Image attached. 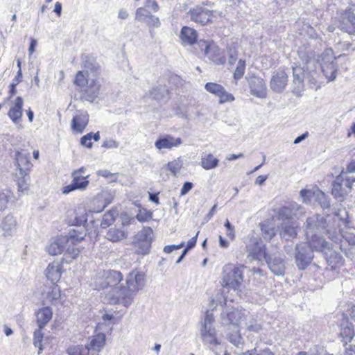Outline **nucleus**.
<instances>
[{
    "instance_id": "nucleus-1",
    "label": "nucleus",
    "mask_w": 355,
    "mask_h": 355,
    "mask_svg": "<svg viewBox=\"0 0 355 355\" xmlns=\"http://www.w3.org/2000/svg\"><path fill=\"white\" fill-rule=\"evenodd\" d=\"M87 229L85 226L78 225L69 230L65 236H58L47 247V252L51 256L62 254L64 250L63 243H66L65 256L68 259H76L83 248L80 244L85 239Z\"/></svg>"
},
{
    "instance_id": "nucleus-2",
    "label": "nucleus",
    "mask_w": 355,
    "mask_h": 355,
    "mask_svg": "<svg viewBox=\"0 0 355 355\" xmlns=\"http://www.w3.org/2000/svg\"><path fill=\"white\" fill-rule=\"evenodd\" d=\"M146 282V273L139 268H134L126 276L125 286H120L116 294L110 297V304H121L128 307L131 304L134 295L143 288Z\"/></svg>"
},
{
    "instance_id": "nucleus-3",
    "label": "nucleus",
    "mask_w": 355,
    "mask_h": 355,
    "mask_svg": "<svg viewBox=\"0 0 355 355\" xmlns=\"http://www.w3.org/2000/svg\"><path fill=\"white\" fill-rule=\"evenodd\" d=\"M83 67V70L76 72L73 79V84L81 89L85 98L93 99L98 94L101 89V84L96 78L92 79L89 83V73H92L94 76H98L100 73V67L98 64L87 58L84 62Z\"/></svg>"
},
{
    "instance_id": "nucleus-4",
    "label": "nucleus",
    "mask_w": 355,
    "mask_h": 355,
    "mask_svg": "<svg viewBox=\"0 0 355 355\" xmlns=\"http://www.w3.org/2000/svg\"><path fill=\"white\" fill-rule=\"evenodd\" d=\"M245 268L243 264H225L222 269L220 285L234 291L239 290L243 282Z\"/></svg>"
},
{
    "instance_id": "nucleus-5",
    "label": "nucleus",
    "mask_w": 355,
    "mask_h": 355,
    "mask_svg": "<svg viewBox=\"0 0 355 355\" xmlns=\"http://www.w3.org/2000/svg\"><path fill=\"white\" fill-rule=\"evenodd\" d=\"M123 279V274L118 270H103L101 275L98 277L96 282V290H104L110 288V291L104 296L103 301L105 303L110 304L107 300L110 297L116 294V289L120 286L119 284Z\"/></svg>"
},
{
    "instance_id": "nucleus-6",
    "label": "nucleus",
    "mask_w": 355,
    "mask_h": 355,
    "mask_svg": "<svg viewBox=\"0 0 355 355\" xmlns=\"http://www.w3.org/2000/svg\"><path fill=\"white\" fill-rule=\"evenodd\" d=\"M188 13L192 21L202 26L214 23L219 15L217 11L207 9L200 5L191 8Z\"/></svg>"
},
{
    "instance_id": "nucleus-7",
    "label": "nucleus",
    "mask_w": 355,
    "mask_h": 355,
    "mask_svg": "<svg viewBox=\"0 0 355 355\" xmlns=\"http://www.w3.org/2000/svg\"><path fill=\"white\" fill-rule=\"evenodd\" d=\"M153 231L150 227H144L135 236L132 245L135 254L146 255L150 252L153 241Z\"/></svg>"
},
{
    "instance_id": "nucleus-8",
    "label": "nucleus",
    "mask_w": 355,
    "mask_h": 355,
    "mask_svg": "<svg viewBox=\"0 0 355 355\" xmlns=\"http://www.w3.org/2000/svg\"><path fill=\"white\" fill-rule=\"evenodd\" d=\"M85 167H80L71 173L72 182L62 187L63 194H68L76 190H85L89 185V175H85Z\"/></svg>"
},
{
    "instance_id": "nucleus-9",
    "label": "nucleus",
    "mask_w": 355,
    "mask_h": 355,
    "mask_svg": "<svg viewBox=\"0 0 355 355\" xmlns=\"http://www.w3.org/2000/svg\"><path fill=\"white\" fill-rule=\"evenodd\" d=\"M355 180L337 177L332 184L331 194L335 198H344L352 189Z\"/></svg>"
},
{
    "instance_id": "nucleus-10",
    "label": "nucleus",
    "mask_w": 355,
    "mask_h": 355,
    "mask_svg": "<svg viewBox=\"0 0 355 355\" xmlns=\"http://www.w3.org/2000/svg\"><path fill=\"white\" fill-rule=\"evenodd\" d=\"M340 24L343 31L350 35L355 34V4L342 12Z\"/></svg>"
},
{
    "instance_id": "nucleus-11",
    "label": "nucleus",
    "mask_w": 355,
    "mask_h": 355,
    "mask_svg": "<svg viewBox=\"0 0 355 355\" xmlns=\"http://www.w3.org/2000/svg\"><path fill=\"white\" fill-rule=\"evenodd\" d=\"M205 87L207 92L218 97L220 103L232 102L234 100V96L228 93L221 85L207 83Z\"/></svg>"
},
{
    "instance_id": "nucleus-12",
    "label": "nucleus",
    "mask_w": 355,
    "mask_h": 355,
    "mask_svg": "<svg viewBox=\"0 0 355 355\" xmlns=\"http://www.w3.org/2000/svg\"><path fill=\"white\" fill-rule=\"evenodd\" d=\"M287 83V73L284 69H279L274 72L270 82V87L274 92H281L286 87Z\"/></svg>"
},
{
    "instance_id": "nucleus-13",
    "label": "nucleus",
    "mask_w": 355,
    "mask_h": 355,
    "mask_svg": "<svg viewBox=\"0 0 355 355\" xmlns=\"http://www.w3.org/2000/svg\"><path fill=\"white\" fill-rule=\"evenodd\" d=\"M89 123V114L87 112L79 111L73 116L71 127L73 132L81 134L85 130Z\"/></svg>"
},
{
    "instance_id": "nucleus-14",
    "label": "nucleus",
    "mask_w": 355,
    "mask_h": 355,
    "mask_svg": "<svg viewBox=\"0 0 355 355\" xmlns=\"http://www.w3.org/2000/svg\"><path fill=\"white\" fill-rule=\"evenodd\" d=\"M24 100L21 96L15 98L8 112V116L15 123H19L23 116Z\"/></svg>"
},
{
    "instance_id": "nucleus-15",
    "label": "nucleus",
    "mask_w": 355,
    "mask_h": 355,
    "mask_svg": "<svg viewBox=\"0 0 355 355\" xmlns=\"http://www.w3.org/2000/svg\"><path fill=\"white\" fill-rule=\"evenodd\" d=\"M28 153H25L23 150L16 153L19 173L23 174V175H28L33 168V164L28 159Z\"/></svg>"
},
{
    "instance_id": "nucleus-16",
    "label": "nucleus",
    "mask_w": 355,
    "mask_h": 355,
    "mask_svg": "<svg viewBox=\"0 0 355 355\" xmlns=\"http://www.w3.org/2000/svg\"><path fill=\"white\" fill-rule=\"evenodd\" d=\"M135 19L139 21L146 23L149 26L157 27L160 25L159 18L152 15L150 12L144 7L137 8Z\"/></svg>"
},
{
    "instance_id": "nucleus-17",
    "label": "nucleus",
    "mask_w": 355,
    "mask_h": 355,
    "mask_svg": "<svg viewBox=\"0 0 355 355\" xmlns=\"http://www.w3.org/2000/svg\"><path fill=\"white\" fill-rule=\"evenodd\" d=\"M182 144V139L180 137L175 138L171 135H166L159 137L155 143V147L158 150L171 149L178 147Z\"/></svg>"
},
{
    "instance_id": "nucleus-18",
    "label": "nucleus",
    "mask_w": 355,
    "mask_h": 355,
    "mask_svg": "<svg viewBox=\"0 0 355 355\" xmlns=\"http://www.w3.org/2000/svg\"><path fill=\"white\" fill-rule=\"evenodd\" d=\"M198 34L193 28L184 26L180 31V37L184 44L193 45L197 42Z\"/></svg>"
},
{
    "instance_id": "nucleus-19",
    "label": "nucleus",
    "mask_w": 355,
    "mask_h": 355,
    "mask_svg": "<svg viewBox=\"0 0 355 355\" xmlns=\"http://www.w3.org/2000/svg\"><path fill=\"white\" fill-rule=\"evenodd\" d=\"M36 320L40 329H43L51 320L53 316L52 309L49 306L39 309L35 313Z\"/></svg>"
},
{
    "instance_id": "nucleus-20",
    "label": "nucleus",
    "mask_w": 355,
    "mask_h": 355,
    "mask_svg": "<svg viewBox=\"0 0 355 355\" xmlns=\"http://www.w3.org/2000/svg\"><path fill=\"white\" fill-rule=\"evenodd\" d=\"M62 275V266L58 263H49L46 269V276L52 284L59 282Z\"/></svg>"
},
{
    "instance_id": "nucleus-21",
    "label": "nucleus",
    "mask_w": 355,
    "mask_h": 355,
    "mask_svg": "<svg viewBox=\"0 0 355 355\" xmlns=\"http://www.w3.org/2000/svg\"><path fill=\"white\" fill-rule=\"evenodd\" d=\"M309 245L312 250L319 251L324 254H327V251L330 250V245L329 243L318 235L312 236L311 240L309 241Z\"/></svg>"
},
{
    "instance_id": "nucleus-22",
    "label": "nucleus",
    "mask_w": 355,
    "mask_h": 355,
    "mask_svg": "<svg viewBox=\"0 0 355 355\" xmlns=\"http://www.w3.org/2000/svg\"><path fill=\"white\" fill-rule=\"evenodd\" d=\"M272 220L273 218L267 219L260 223L262 236L266 241H271L276 235L275 224Z\"/></svg>"
},
{
    "instance_id": "nucleus-23",
    "label": "nucleus",
    "mask_w": 355,
    "mask_h": 355,
    "mask_svg": "<svg viewBox=\"0 0 355 355\" xmlns=\"http://www.w3.org/2000/svg\"><path fill=\"white\" fill-rule=\"evenodd\" d=\"M340 327V336L342 338L343 345L346 346L348 343L352 341L355 335L354 327L351 323H348V317H346V323H342Z\"/></svg>"
},
{
    "instance_id": "nucleus-24",
    "label": "nucleus",
    "mask_w": 355,
    "mask_h": 355,
    "mask_svg": "<svg viewBox=\"0 0 355 355\" xmlns=\"http://www.w3.org/2000/svg\"><path fill=\"white\" fill-rule=\"evenodd\" d=\"M201 336L203 342L214 345H218L220 344V342L216 336V329L213 327H202L201 329Z\"/></svg>"
},
{
    "instance_id": "nucleus-25",
    "label": "nucleus",
    "mask_w": 355,
    "mask_h": 355,
    "mask_svg": "<svg viewBox=\"0 0 355 355\" xmlns=\"http://www.w3.org/2000/svg\"><path fill=\"white\" fill-rule=\"evenodd\" d=\"M43 295H45L44 298L49 303L53 304L60 298V289L59 286L55 284H51L50 286L46 285Z\"/></svg>"
},
{
    "instance_id": "nucleus-26",
    "label": "nucleus",
    "mask_w": 355,
    "mask_h": 355,
    "mask_svg": "<svg viewBox=\"0 0 355 355\" xmlns=\"http://www.w3.org/2000/svg\"><path fill=\"white\" fill-rule=\"evenodd\" d=\"M250 254L255 259H266L268 253L265 245H261L259 241H254L252 245L248 246Z\"/></svg>"
},
{
    "instance_id": "nucleus-27",
    "label": "nucleus",
    "mask_w": 355,
    "mask_h": 355,
    "mask_svg": "<svg viewBox=\"0 0 355 355\" xmlns=\"http://www.w3.org/2000/svg\"><path fill=\"white\" fill-rule=\"evenodd\" d=\"M250 254L255 259H266L268 253L265 245H261L259 241H254L252 245L248 246Z\"/></svg>"
},
{
    "instance_id": "nucleus-28",
    "label": "nucleus",
    "mask_w": 355,
    "mask_h": 355,
    "mask_svg": "<svg viewBox=\"0 0 355 355\" xmlns=\"http://www.w3.org/2000/svg\"><path fill=\"white\" fill-rule=\"evenodd\" d=\"M128 236L127 232L121 229L116 227L110 228L105 235V238L113 243H116L125 239Z\"/></svg>"
},
{
    "instance_id": "nucleus-29",
    "label": "nucleus",
    "mask_w": 355,
    "mask_h": 355,
    "mask_svg": "<svg viewBox=\"0 0 355 355\" xmlns=\"http://www.w3.org/2000/svg\"><path fill=\"white\" fill-rule=\"evenodd\" d=\"M336 60V58L335 56L333 49L331 47H327L325 48L324 51L318 55L317 62L320 64V66H322L335 62Z\"/></svg>"
},
{
    "instance_id": "nucleus-30",
    "label": "nucleus",
    "mask_w": 355,
    "mask_h": 355,
    "mask_svg": "<svg viewBox=\"0 0 355 355\" xmlns=\"http://www.w3.org/2000/svg\"><path fill=\"white\" fill-rule=\"evenodd\" d=\"M218 159L215 157L211 153L202 155L200 160V165L205 170L215 168L218 165Z\"/></svg>"
},
{
    "instance_id": "nucleus-31",
    "label": "nucleus",
    "mask_w": 355,
    "mask_h": 355,
    "mask_svg": "<svg viewBox=\"0 0 355 355\" xmlns=\"http://www.w3.org/2000/svg\"><path fill=\"white\" fill-rule=\"evenodd\" d=\"M323 74L325 76L328 81L334 80L337 74L336 62L330 63L320 66Z\"/></svg>"
},
{
    "instance_id": "nucleus-32",
    "label": "nucleus",
    "mask_w": 355,
    "mask_h": 355,
    "mask_svg": "<svg viewBox=\"0 0 355 355\" xmlns=\"http://www.w3.org/2000/svg\"><path fill=\"white\" fill-rule=\"evenodd\" d=\"M105 344V336L103 334H97L94 335L90 343L89 347L93 350L99 352Z\"/></svg>"
},
{
    "instance_id": "nucleus-33",
    "label": "nucleus",
    "mask_w": 355,
    "mask_h": 355,
    "mask_svg": "<svg viewBox=\"0 0 355 355\" xmlns=\"http://www.w3.org/2000/svg\"><path fill=\"white\" fill-rule=\"evenodd\" d=\"M99 139V132L94 134L89 132L81 137L80 144L86 148H91L93 145V141H98Z\"/></svg>"
},
{
    "instance_id": "nucleus-34",
    "label": "nucleus",
    "mask_w": 355,
    "mask_h": 355,
    "mask_svg": "<svg viewBox=\"0 0 355 355\" xmlns=\"http://www.w3.org/2000/svg\"><path fill=\"white\" fill-rule=\"evenodd\" d=\"M295 259L297 266L300 270L305 269L311 261V257H308L300 251L297 252Z\"/></svg>"
},
{
    "instance_id": "nucleus-35",
    "label": "nucleus",
    "mask_w": 355,
    "mask_h": 355,
    "mask_svg": "<svg viewBox=\"0 0 355 355\" xmlns=\"http://www.w3.org/2000/svg\"><path fill=\"white\" fill-rule=\"evenodd\" d=\"M153 218V211L144 207H139L136 215V219L141 222L145 223L150 220Z\"/></svg>"
},
{
    "instance_id": "nucleus-36",
    "label": "nucleus",
    "mask_w": 355,
    "mask_h": 355,
    "mask_svg": "<svg viewBox=\"0 0 355 355\" xmlns=\"http://www.w3.org/2000/svg\"><path fill=\"white\" fill-rule=\"evenodd\" d=\"M227 318L230 324H233L239 327L243 318V314L238 310H233L227 314Z\"/></svg>"
},
{
    "instance_id": "nucleus-37",
    "label": "nucleus",
    "mask_w": 355,
    "mask_h": 355,
    "mask_svg": "<svg viewBox=\"0 0 355 355\" xmlns=\"http://www.w3.org/2000/svg\"><path fill=\"white\" fill-rule=\"evenodd\" d=\"M246 63L245 60L240 59L237 63V66L234 71L233 77L235 80H240L244 75L245 71Z\"/></svg>"
},
{
    "instance_id": "nucleus-38",
    "label": "nucleus",
    "mask_w": 355,
    "mask_h": 355,
    "mask_svg": "<svg viewBox=\"0 0 355 355\" xmlns=\"http://www.w3.org/2000/svg\"><path fill=\"white\" fill-rule=\"evenodd\" d=\"M198 46L205 55H207L213 48L217 47L214 41L204 40H200L198 42Z\"/></svg>"
},
{
    "instance_id": "nucleus-39",
    "label": "nucleus",
    "mask_w": 355,
    "mask_h": 355,
    "mask_svg": "<svg viewBox=\"0 0 355 355\" xmlns=\"http://www.w3.org/2000/svg\"><path fill=\"white\" fill-rule=\"evenodd\" d=\"M28 180H29L28 175H23L20 173L17 175L16 181L19 191L23 192L28 189Z\"/></svg>"
},
{
    "instance_id": "nucleus-40",
    "label": "nucleus",
    "mask_w": 355,
    "mask_h": 355,
    "mask_svg": "<svg viewBox=\"0 0 355 355\" xmlns=\"http://www.w3.org/2000/svg\"><path fill=\"white\" fill-rule=\"evenodd\" d=\"M114 221L115 216L114 212L109 211L104 214L101 225L102 226V227L106 228L111 225L112 224H113Z\"/></svg>"
},
{
    "instance_id": "nucleus-41",
    "label": "nucleus",
    "mask_w": 355,
    "mask_h": 355,
    "mask_svg": "<svg viewBox=\"0 0 355 355\" xmlns=\"http://www.w3.org/2000/svg\"><path fill=\"white\" fill-rule=\"evenodd\" d=\"M167 169L173 174L176 176L182 168V165L176 160L169 162L166 165Z\"/></svg>"
},
{
    "instance_id": "nucleus-42",
    "label": "nucleus",
    "mask_w": 355,
    "mask_h": 355,
    "mask_svg": "<svg viewBox=\"0 0 355 355\" xmlns=\"http://www.w3.org/2000/svg\"><path fill=\"white\" fill-rule=\"evenodd\" d=\"M42 329H38L34 332L33 342L35 347H38L40 350L42 349V340L43 334L42 332Z\"/></svg>"
},
{
    "instance_id": "nucleus-43",
    "label": "nucleus",
    "mask_w": 355,
    "mask_h": 355,
    "mask_svg": "<svg viewBox=\"0 0 355 355\" xmlns=\"http://www.w3.org/2000/svg\"><path fill=\"white\" fill-rule=\"evenodd\" d=\"M198 234H199V232H198L194 236H193L191 239H189V241L187 243V248L184 250L182 255L178 259V261H177L178 263L181 261V259L186 254L187 252L189 250H190V249L193 248V247H195V245L196 244V242H197V238H198Z\"/></svg>"
},
{
    "instance_id": "nucleus-44",
    "label": "nucleus",
    "mask_w": 355,
    "mask_h": 355,
    "mask_svg": "<svg viewBox=\"0 0 355 355\" xmlns=\"http://www.w3.org/2000/svg\"><path fill=\"white\" fill-rule=\"evenodd\" d=\"M354 230L348 228L343 234V237L351 245H355V233Z\"/></svg>"
},
{
    "instance_id": "nucleus-45",
    "label": "nucleus",
    "mask_w": 355,
    "mask_h": 355,
    "mask_svg": "<svg viewBox=\"0 0 355 355\" xmlns=\"http://www.w3.org/2000/svg\"><path fill=\"white\" fill-rule=\"evenodd\" d=\"M225 227L227 230V236L231 240L234 241L235 239V228L230 223L229 220L227 219L225 222Z\"/></svg>"
},
{
    "instance_id": "nucleus-46",
    "label": "nucleus",
    "mask_w": 355,
    "mask_h": 355,
    "mask_svg": "<svg viewBox=\"0 0 355 355\" xmlns=\"http://www.w3.org/2000/svg\"><path fill=\"white\" fill-rule=\"evenodd\" d=\"M99 176L110 180L112 182H115L118 178V173H112L107 170L100 171L98 173Z\"/></svg>"
},
{
    "instance_id": "nucleus-47",
    "label": "nucleus",
    "mask_w": 355,
    "mask_h": 355,
    "mask_svg": "<svg viewBox=\"0 0 355 355\" xmlns=\"http://www.w3.org/2000/svg\"><path fill=\"white\" fill-rule=\"evenodd\" d=\"M228 339L232 343H233L236 346H238L240 343H241L242 337L241 336L239 330L237 329L236 332L234 334L229 335Z\"/></svg>"
},
{
    "instance_id": "nucleus-48",
    "label": "nucleus",
    "mask_w": 355,
    "mask_h": 355,
    "mask_svg": "<svg viewBox=\"0 0 355 355\" xmlns=\"http://www.w3.org/2000/svg\"><path fill=\"white\" fill-rule=\"evenodd\" d=\"M193 187V183L190 182H186L181 190H180V196H184L186 195L187 193H189L191 189Z\"/></svg>"
},
{
    "instance_id": "nucleus-49",
    "label": "nucleus",
    "mask_w": 355,
    "mask_h": 355,
    "mask_svg": "<svg viewBox=\"0 0 355 355\" xmlns=\"http://www.w3.org/2000/svg\"><path fill=\"white\" fill-rule=\"evenodd\" d=\"M214 321V318L213 314L209 313V311H207L202 327H209V326L212 327V324H213Z\"/></svg>"
},
{
    "instance_id": "nucleus-50",
    "label": "nucleus",
    "mask_w": 355,
    "mask_h": 355,
    "mask_svg": "<svg viewBox=\"0 0 355 355\" xmlns=\"http://www.w3.org/2000/svg\"><path fill=\"white\" fill-rule=\"evenodd\" d=\"M146 6L151 8L154 12H157L159 7L155 0H146Z\"/></svg>"
},
{
    "instance_id": "nucleus-51",
    "label": "nucleus",
    "mask_w": 355,
    "mask_h": 355,
    "mask_svg": "<svg viewBox=\"0 0 355 355\" xmlns=\"http://www.w3.org/2000/svg\"><path fill=\"white\" fill-rule=\"evenodd\" d=\"M184 245V242H182L178 245H167L164 248V250L166 253H170L175 249H179V248H182Z\"/></svg>"
},
{
    "instance_id": "nucleus-52",
    "label": "nucleus",
    "mask_w": 355,
    "mask_h": 355,
    "mask_svg": "<svg viewBox=\"0 0 355 355\" xmlns=\"http://www.w3.org/2000/svg\"><path fill=\"white\" fill-rule=\"evenodd\" d=\"M21 81H22V71H21V69H19L15 78L12 80V83L18 85Z\"/></svg>"
},
{
    "instance_id": "nucleus-53",
    "label": "nucleus",
    "mask_w": 355,
    "mask_h": 355,
    "mask_svg": "<svg viewBox=\"0 0 355 355\" xmlns=\"http://www.w3.org/2000/svg\"><path fill=\"white\" fill-rule=\"evenodd\" d=\"M37 44V40L35 39L31 38L30 46L28 48V51H29L30 55H32L35 52Z\"/></svg>"
},
{
    "instance_id": "nucleus-54",
    "label": "nucleus",
    "mask_w": 355,
    "mask_h": 355,
    "mask_svg": "<svg viewBox=\"0 0 355 355\" xmlns=\"http://www.w3.org/2000/svg\"><path fill=\"white\" fill-rule=\"evenodd\" d=\"M218 239H219L220 247H221L223 248H227L229 247V245H230L229 242L227 241L222 236L220 235L218 237Z\"/></svg>"
},
{
    "instance_id": "nucleus-55",
    "label": "nucleus",
    "mask_w": 355,
    "mask_h": 355,
    "mask_svg": "<svg viewBox=\"0 0 355 355\" xmlns=\"http://www.w3.org/2000/svg\"><path fill=\"white\" fill-rule=\"evenodd\" d=\"M238 53L236 51H234L232 53L230 54L229 56V64L232 65L235 63V61L236 60Z\"/></svg>"
},
{
    "instance_id": "nucleus-56",
    "label": "nucleus",
    "mask_w": 355,
    "mask_h": 355,
    "mask_svg": "<svg viewBox=\"0 0 355 355\" xmlns=\"http://www.w3.org/2000/svg\"><path fill=\"white\" fill-rule=\"evenodd\" d=\"M216 209H217V204H215L211 208V209L209 210V211L208 212L207 215V218L208 220L211 219L214 215L215 214L216 211Z\"/></svg>"
},
{
    "instance_id": "nucleus-57",
    "label": "nucleus",
    "mask_w": 355,
    "mask_h": 355,
    "mask_svg": "<svg viewBox=\"0 0 355 355\" xmlns=\"http://www.w3.org/2000/svg\"><path fill=\"white\" fill-rule=\"evenodd\" d=\"M267 179L266 175H259L255 180V183L259 185H261Z\"/></svg>"
},
{
    "instance_id": "nucleus-58",
    "label": "nucleus",
    "mask_w": 355,
    "mask_h": 355,
    "mask_svg": "<svg viewBox=\"0 0 355 355\" xmlns=\"http://www.w3.org/2000/svg\"><path fill=\"white\" fill-rule=\"evenodd\" d=\"M17 85L12 83L10 84V90H9V95H10V97H12L14 95H15L16 92H17V89H16V86Z\"/></svg>"
},
{
    "instance_id": "nucleus-59",
    "label": "nucleus",
    "mask_w": 355,
    "mask_h": 355,
    "mask_svg": "<svg viewBox=\"0 0 355 355\" xmlns=\"http://www.w3.org/2000/svg\"><path fill=\"white\" fill-rule=\"evenodd\" d=\"M347 171L348 173H355V161H352L347 166Z\"/></svg>"
},
{
    "instance_id": "nucleus-60",
    "label": "nucleus",
    "mask_w": 355,
    "mask_h": 355,
    "mask_svg": "<svg viewBox=\"0 0 355 355\" xmlns=\"http://www.w3.org/2000/svg\"><path fill=\"white\" fill-rule=\"evenodd\" d=\"M62 11V4L60 2H56L55 4L54 12L58 16H60Z\"/></svg>"
},
{
    "instance_id": "nucleus-61",
    "label": "nucleus",
    "mask_w": 355,
    "mask_h": 355,
    "mask_svg": "<svg viewBox=\"0 0 355 355\" xmlns=\"http://www.w3.org/2000/svg\"><path fill=\"white\" fill-rule=\"evenodd\" d=\"M345 355H355V345H350L345 350Z\"/></svg>"
},
{
    "instance_id": "nucleus-62",
    "label": "nucleus",
    "mask_w": 355,
    "mask_h": 355,
    "mask_svg": "<svg viewBox=\"0 0 355 355\" xmlns=\"http://www.w3.org/2000/svg\"><path fill=\"white\" fill-rule=\"evenodd\" d=\"M348 313L349 318L355 321V306H352L349 310Z\"/></svg>"
},
{
    "instance_id": "nucleus-63",
    "label": "nucleus",
    "mask_w": 355,
    "mask_h": 355,
    "mask_svg": "<svg viewBox=\"0 0 355 355\" xmlns=\"http://www.w3.org/2000/svg\"><path fill=\"white\" fill-rule=\"evenodd\" d=\"M355 135V122L352 123L351 128L348 130L347 137H350L352 135Z\"/></svg>"
},
{
    "instance_id": "nucleus-64",
    "label": "nucleus",
    "mask_w": 355,
    "mask_h": 355,
    "mask_svg": "<svg viewBox=\"0 0 355 355\" xmlns=\"http://www.w3.org/2000/svg\"><path fill=\"white\" fill-rule=\"evenodd\" d=\"M259 355H274V354L269 349H265L261 350Z\"/></svg>"
}]
</instances>
